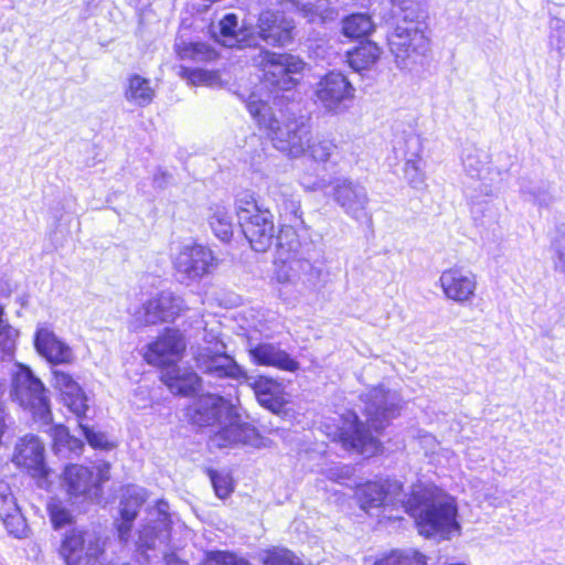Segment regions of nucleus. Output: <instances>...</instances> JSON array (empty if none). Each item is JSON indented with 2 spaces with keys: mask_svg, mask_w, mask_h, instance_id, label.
<instances>
[{
  "mask_svg": "<svg viewBox=\"0 0 565 565\" xmlns=\"http://www.w3.org/2000/svg\"><path fill=\"white\" fill-rule=\"evenodd\" d=\"M403 510L415 521L420 535L449 540L460 534L455 499L434 487H413Z\"/></svg>",
  "mask_w": 565,
  "mask_h": 565,
  "instance_id": "obj_1",
  "label": "nucleus"
},
{
  "mask_svg": "<svg viewBox=\"0 0 565 565\" xmlns=\"http://www.w3.org/2000/svg\"><path fill=\"white\" fill-rule=\"evenodd\" d=\"M236 214L242 231L255 252L265 253L274 243L281 256L285 252L289 254L298 250L299 241L292 227L281 228L277 234L273 214L268 209H260L255 201H246L238 204Z\"/></svg>",
  "mask_w": 565,
  "mask_h": 565,
  "instance_id": "obj_2",
  "label": "nucleus"
},
{
  "mask_svg": "<svg viewBox=\"0 0 565 565\" xmlns=\"http://www.w3.org/2000/svg\"><path fill=\"white\" fill-rule=\"evenodd\" d=\"M246 106L258 125L267 130L275 148L291 158H299L307 152V146L311 137L309 127L302 120L296 118L278 119L271 107L255 94L249 96Z\"/></svg>",
  "mask_w": 565,
  "mask_h": 565,
  "instance_id": "obj_3",
  "label": "nucleus"
},
{
  "mask_svg": "<svg viewBox=\"0 0 565 565\" xmlns=\"http://www.w3.org/2000/svg\"><path fill=\"white\" fill-rule=\"evenodd\" d=\"M11 396L22 408L31 414L33 422L51 425L53 414L44 384L35 377L26 365H19L13 379Z\"/></svg>",
  "mask_w": 565,
  "mask_h": 565,
  "instance_id": "obj_4",
  "label": "nucleus"
},
{
  "mask_svg": "<svg viewBox=\"0 0 565 565\" xmlns=\"http://www.w3.org/2000/svg\"><path fill=\"white\" fill-rule=\"evenodd\" d=\"M387 42L395 62L401 70L409 68L415 58L425 55L429 40L419 23L403 20L387 35Z\"/></svg>",
  "mask_w": 565,
  "mask_h": 565,
  "instance_id": "obj_5",
  "label": "nucleus"
},
{
  "mask_svg": "<svg viewBox=\"0 0 565 565\" xmlns=\"http://www.w3.org/2000/svg\"><path fill=\"white\" fill-rule=\"evenodd\" d=\"M253 61L264 72L265 81L281 90H289L298 84L296 75L306 65L298 56L265 50L259 51Z\"/></svg>",
  "mask_w": 565,
  "mask_h": 565,
  "instance_id": "obj_6",
  "label": "nucleus"
},
{
  "mask_svg": "<svg viewBox=\"0 0 565 565\" xmlns=\"http://www.w3.org/2000/svg\"><path fill=\"white\" fill-rule=\"evenodd\" d=\"M207 342L210 345H196L191 349L192 358L199 371L215 379L239 380L246 377L245 372L235 360L226 354V345L223 341L209 340Z\"/></svg>",
  "mask_w": 565,
  "mask_h": 565,
  "instance_id": "obj_7",
  "label": "nucleus"
},
{
  "mask_svg": "<svg viewBox=\"0 0 565 565\" xmlns=\"http://www.w3.org/2000/svg\"><path fill=\"white\" fill-rule=\"evenodd\" d=\"M327 435L339 440L343 448L361 455L373 456L380 449V443L369 428L359 420L353 412H347L340 417V425Z\"/></svg>",
  "mask_w": 565,
  "mask_h": 565,
  "instance_id": "obj_8",
  "label": "nucleus"
},
{
  "mask_svg": "<svg viewBox=\"0 0 565 565\" xmlns=\"http://www.w3.org/2000/svg\"><path fill=\"white\" fill-rule=\"evenodd\" d=\"M213 252L206 246L186 243L178 247L173 255L177 273L188 280H199L215 267Z\"/></svg>",
  "mask_w": 565,
  "mask_h": 565,
  "instance_id": "obj_9",
  "label": "nucleus"
},
{
  "mask_svg": "<svg viewBox=\"0 0 565 565\" xmlns=\"http://www.w3.org/2000/svg\"><path fill=\"white\" fill-rule=\"evenodd\" d=\"M12 462L38 481H47L52 469L45 461V447L35 435H24L14 448Z\"/></svg>",
  "mask_w": 565,
  "mask_h": 565,
  "instance_id": "obj_10",
  "label": "nucleus"
},
{
  "mask_svg": "<svg viewBox=\"0 0 565 565\" xmlns=\"http://www.w3.org/2000/svg\"><path fill=\"white\" fill-rule=\"evenodd\" d=\"M216 428V431L210 438L211 445L216 448L256 445L258 441L256 428L244 422L232 404L231 412L226 413Z\"/></svg>",
  "mask_w": 565,
  "mask_h": 565,
  "instance_id": "obj_11",
  "label": "nucleus"
},
{
  "mask_svg": "<svg viewBox=\"0 0 565 565\" xmlns=\"http://www.w3.org/2000/svg\"><path fill=\"white\" fill-rule=\"evenodd\" d=\"M402 483L397 480L383 479L370 481L361 486L358 495L361 508L370 513L372 509L383 508L386 511L390 507H396L406 500L402 499Z\"/></svg>",
  "mask_w": 565,
  "mask_h": 565,
  "instance_id": "obj_12",
  "label": "nucleus"
},
{
  "mask_svg": "<svg viewBox=\"0 0 565 565\" xmlns=\"http://www.w3.org/2000/svg\"><path fill=\"white\" fill-rule=\"evenodd\" d=\"M280 10H266L259 14L257 22L258 36L273 46H284L291 42L294 21L285 15L287 12L281 6ZM288 12H291L288 10Z\"/></svg>",
  "mask_w": 565,
  "mask_h": 565,
  "instance_id": "obj_13",
  "label": "nucleus"
},
{
  "mask_svg": "<svg viewBox=\"0 0 565 565\" xmlns=\"http://www.w3.org/2000/svg\"><path fill=\"white\" fill-rule=\"evenodd\" d=\"M354 88L341 73L331 72L316 86L317 100L328 110H340L347 100L353 98Z\"/></svg>",
  "mask_w": 565,
  "mask_h": 565,
  "instance_id": "obj_14",
  "label": "nucleus"
},
{
  "mask_svg": "<svg viewBox=\"0 0 565 565\" xmlns=\"http://www.w3.org/2000/svg\"><path fill=\"white\" fill-rule=\"evenodd\" d=\"M231 412V403L214 394L201 395L186 409L189 420L198 426H217L226 413Z\"/></svg>",
  "mask_w": 565,
  "mask_h": 565,
  "instance_id": "obj_15",
  "label": "nucleus"
},
{
  "mask_svg": "<svg viewBox=\"0 0 565 565\" xmlns=\"http://www.w3.org/2000/svg\"><path fill=\"white\" fill-rule=\"evenodd\" d=\"M439 285L447 299L457 303H466L475 297L477 279L469 270L451 267L441 273Z\"/></svg>",
  "mask_w": 565,
  "mask_h": 565,
  "instance_id": "obj_16",
  "label": "nucleus"
},
{
  "mask_svg": "<svg viewBox=\"0 0 565 565\" xmlns=\"http://www.w3.org/2000/svg\"><path fill=\"white\" fill-rule=\"evenodd\" d=\"M397 401L396 394L385 391L383 386L373 387L363 396L365 415L373 431L381 430L387 419L394 415Z\"/></svg>",
  "mask_w": 565,
  "mask_h": 565,
  "instance_id": "obj_17",
  "label": "nucleus"
},
{
  "mask_svg": "<svg viewBox=\"0 0 565 565\" xmlns=\"http://www.w3.org/2000/svg\"><path fill=\"white\" fill-rule=\"evenodd\" d=\"M52 386L60 393L65 406L78 419H83L86 416L88 409L87 397L71 373L62 370H52Z\"/></svg>",
  "mask_w": 565,
  "mask_h": 565,
  "instance_id": "obj_18",
  "label": "nucleus"
},
{
  "mask_svg": "<svg viewBox=\"0 0 565 565\" xmlns=\"http://www.w3.org/2000/svg\"><path fill=\"white\" fill-rule=\"evenodd\" d=\"M33 344L36 352L52 365L70 364L74 360L72 349L47 327L35 330Z\"/></svg>",
  "mask_w": 565,
  "mask_h": 565,
  "instance_id": "obj_19",
  "label": "nucleus"
},
{
  "mask_svg": "<svg viewBox=\"0 0 565 565\" xmlns=\"http://www.w3.org/2000/svg\"><path fill=\"white\" fill-rule=\"evenodd\" d=\"M61 483L71 497L98 495V484L94 471L86 466L68 463L61 475Z\"/></svg>",
  "mask_w": 565,
  "mask_h": 565,
  "instance_id": "obj_20",
  "label": "nucleus"
},
{
  "mask_svg": "<svg viewBox=\"0 0 565 565\" xmlns=\"http://www.w3.org/2000/svg\"><path fill=\"white\" fill-rule=\"evenodd\" d=\"M331 195L344 212L353 217H358L369 203L365 188L348 179L337 180Z\"/></svg>",
  "mask_w": 565,
  "mask_h": 565,
  "instance_id": "obj_21",
  "label": "nucleus"
},
{
  "mask_svg": "<svg viewBox=\"0 0 565 565\" xmlns=\"http://www.w3.org/2000/svg\"><path fill=\"white\" fill-rule=\"evenodd\" d=\"M247 351L253 362L258 365L274 366L288 372H295L299 369V363L296 360L273 343L255 344L252 340H248Z\"/></svg>",
  "mask_w": 565,
  "mask_h": 565,
  "instance_id": "obj_22",
  "label": "nucleus"
},
{
  "mask_svg": "<svg viewBox=\"0 0 565 565\" xmlns=\"http://www.w3.org/2000/svg\"><path fill=\"white\" fill-rule=\"evenodd\" d=\"M147 520V525L143 526V547L154 548L166 544L170 529L168 503L160 501L156 508L149 509Z\"/></svg>",
  "mask_w": 565,
  "mask_h": 565,
  "instance_id": "obj_23",
  "label": "nucleus"
},
{
  "mask_svg": "<svg viewBox=\"0 0 565 565\" xmlns=\"http://www.w3.org/2000/svg\"><path fill=\"white\" fill-rule=\"evenodd\" d=\"M185 349V341L178 330H168L156 342L149 344L146 355L148 363L170 364Z\"/></svg>",
  "mask_w": 565,
  "mask_h": 565,
  "instance_id": "obj_24",
  "label": "nucleus"
},
{
  "mask_svg": "<svg viewBox=\"0 0 565 565\" xmlns=\"http://www.w3.org/2000/svg\"><path fill=\"white\" fill-rule=\"evenodd\" d=\"M161 380L171 393L189 396L201 390V377L189 367L169 365L161 373Z\"/></svg>",
  "mask_w": 565,
  "mask_h": 565,
  "instance_id": "obj_25",
  "label": "nucleus"
},
{
  "mask_svg": "<svg viewBox=\"0 0 565 565\" xmlns=\"http://www.w3.org/2000/svg\"><path fill=\"white\" fill-rule=\"evenodd\" d=\"M183 310V300L171 292L164 291L148 301L143 320L147 323L170 321L174 320Z\"/></svg>",
  "mask_w": 565,
  "mask_h": 565,
  "instance_id": "obj_26",
  "label": "nucleus"
},
{
  "mask_svg": "<svg viewBox=\"0 0 565 565\" xmlns=\"http://www.w3.org/2000/svg\"><path fill=\"white\" fill-rule=\"evenodd\" d=\"M278 4L286 10L299 13L310 23L333 21L338 12L328 0H317L315 3H302L299 0H279Z\"/></svg>",
  "mask_w": 565,
  "mask_h": 565,
  "instance_id": "obj_27",
  "label": "nucleus"
},
{
  "mask_svg": "<svg viewBox=\"0 0 565 565\" xmlns=\"http://www.w3.org/2000/svg\"><path fill=\"white\" fill-rule=\"evenodd\" d=\"M258 403L274 414L282 412L286 404L284 387L277 381L259 376L250 383Z\"/></svg>",
  "mask_w": 565,
  "mask_h": 565,
  "instance_id": "obj_28",
  "label": "nucleus"
},
{
  "mask_svg": "<svg viewBox=\"0 0 565 565\" xmlns=\"http://www.w3.org/2000/svg\"><path fill=\"white\" fill-rule=\"evenodd\" d=\"M0 521L13 536H21L25 531V522L8 487L0 489Z\"/></svg>",
  "mask_w": 565,
  "mask_h": 565,
  "instance_id": "obj_29",
  "label": "nucleus"
},
{
  "mask_svg": "<svg viewBox=\"0 0 565 565\" xmlns=\"http://www.w3.org/2000/svg\"><path fill=\"white\" fill-rule=\"evenodd\" d=\"M216 39L224 46H243L252 45V30L246 26L237 28V18L235 14H226L218 23V34Z\"/></svg>",
  "mask_w": 565,
  "mask_h": 565,
  "instance_id": "obj_30",
  "label": "nucleus"
},
{
  "mask_svg": "<svg viewBox=\"0 0 565 565\" xmlns=\"http://www.w3.org/2000/svg\"><path fill=\"white\" fill-rule=\"evenodd\" d=\"M381 54V47L376 43L369 41L348 52L347 61L354 71L360 72L375 65Z\"/></svg>",
  "mask_w": 565,
  "mask_h": 565,
  "instance_id": "obj_31",
  "label": "nucleus"
},
{
  "mask_svg": "<svg viewBox=\"0 0 565 565\" xmlns=\"http://www.w3.org/2000/svg\"><path fill=\"white\" fill-rule=\"evenodd\" d=\"M51 448L54 454L63 451L79 454L84 443L73 436L68 428L63 424H55L50 429Z\"/></svg>",
  "mask_w": 565,
  "mask_h": 565,
  "instance_id": "obj_32",
  "label": "nucleus"
},
{
  "mask_svg": "<svg viewBox=\"0 0 565 565\" xmlns=\"http://www.w3.org/2000/svg\"><path fill=\"white\" fill-rule=\"evenodd\" d=\"M45 510L51 523V527L54 531H60L67 526H75L76 518L73 511L61 498H51L45 505Z\"/></svg>",
  "mask_w": 565,
  "mask_h": 565,
  "instance_id": "obj_33",
  "label": "nucleus"
},
{
  "mask_svg": "<svg viewBox=\"0 0 565 565\" xmlns=\"http://www.w3.org/2000/svg\"><path fill=\"white\" fill-rule=\"evenodd\" d=\"M141 500L138 495H125L120 501L117 531L122 540H127L138 515Z\"/></svg>",
  "mask_w": 565,
  "mask_h": 565,
  "instance_id": "obj_34",
  "label": "nucleus"
},
{
  "mask_svg": "<svg viewBox=\"0 0 565 565\" xmlns=\"http://www.w3.org/2000/svg\"><path fill=\"white\" fill-rule=\"evenodd\" d=\"M273 195L278 213L281 216L290 218L301 217L300 198L289 186H280L277 191L273 192Z\"/></svg>",
  "mask_w": 565,
  "mask_h": 565,
  "instance_id": "obj_35",
  "label": "nucleus"
},
{
  "mask_svg": "<svg viewBox=\"0 0 565 565\" xmlns=\"http://www.w3.org/2000/svg\"><path fill=\"white\" fill-rule=\"evenodd\" d=\"M210 226L221 241H230L233 235L232 216L225 205L215 204L211 207Z\"/></svg>",
  "mask_w": 565,
  "mask_h": 565,
  "instance_id": "obj_36",
  "label": "nucleus"
},
{
  "mask_svg": "<svg viewBox=\"0 0 565 565\" xmlns=\"http://www.w3.org/2000/svg\"><path fill=\"white\" fill-rule=\"evenodd\" d=\"M374 28V22L366 13L351 14L342 21L343 34L352 39L367 36Z\"/></svg>",
  "mask_w": 565,
  "mask_h": 565,
  "instance_id": "obj_37",
  "label": "nucleus"
},
{
  "mask_svg": "<svg viewBox=\"0 0 565 565\" xmlns=\"http://www.w3.org/2000/svg\"><path fill=\"white\" fill-rule=\"evenodd\" d=\"M427 556L415 548L393 551L375 565H427Z\"/></svg>",
  "mask_w": 565,
  "mask_h": 565,
  "instance_id": "obj_38",
  "label": "nucleus"
},
{
  "mask_svg": "<svg viewBox=\"0 0 565 565\" xmlns=\"http://www.w3.org/2000/svg\"><path fill=\"white\" fill-rule=\"evenodd\" d=\"M177 52L180 58L195 62L211 61L216 56L214 50L203 43H178Z\"/></svg>",
  "mask_w": 565,
  "mask_h": 565,
  "instance_id": "obj_39",
  "label": "nucleus"
},
{
  "mask_svg": "<svg viewBox=\"0 0 565 565\" xmlns=\"http://www.w3.org/2000/svg\"><path fill=\"white\" fill-rule=\"evenodd\" d=\"M404 175L413 189L423 190L426 188L424 162L419 156H414V158L406 160L404 166Z\"/></svg>",
  "mask_w": 565,
  "mask_h": 565,
  "instance_id": "obj_40",
  "label": "nucleus"
},
{
  "mask_svg": "<svg viewBox=\"0 0 565 565\" xmlns=\"http://www.w3.org/2000/svg\"><path fill=\"white\" fill-rule=\"evenodd\" d=\"M465 171L472 178H479L487 166V157L476 148H467L463 152Z\"/></svg>",
  "mask_w": 565,
  "mask_h": 565,
  "instance_id": "obj_41",
  "label": "nucleus"
},
{
  "mask_svg": "<svg viewBox=\"0 0 565 565\" xmlns=\"http://www.w3.org/2000/svg\"><path fill=\"white\" fill-rule=\"evenodd\" d=\"M297 252L287 254V252H285L282 256L281 253H278L275 277L279 284L294 282L296 277L294 265H297L298 262L291 260V258Z\"/></svg>",
  "mask_w": 565,
  "mask_h": 565,
  "instance_id": "obj_42",
  "label": "nucleus"
},
{
  "mask_svg": "<svg viewBox=\"0 0 565 565\" xmlns=\"http://www.w3.org/2000/svg\"><path fill=\"white\" fill-rule=\"evenodd\" d=\"M183 76L192 85H205L210 87L221 86L222 82L217 72L206 70H185Z\"/></svg>",
  "mask_w": 565,
  "mask_h": 565,
  "instance_id": "obj_43",
  "label": "nucleus"
},
{
  "mask_svg": "<svg viewBox=\"0 0 565 565\" xmlns=\"http://www.w3.org/2000/svg\"><path fill=\"white\" fill-rule=\"evenodd\" d=\"M335 145L328 139H311L307 146V152H309L310 157L318 162H326L330 159L332 153L335 150Z\"/></svg>",
  "mask_w": 565,
  "mask_h": 565,
  "instance_id": "obj_44",
  "label": "nucleus"
},
{
  "mask_svg": "<svg viewBox=\"0 0 565 565\" xmlns=\"http://www.w3.org/2000/svg\"><path fill=\"white\" fill-rule=\"evenodd\" d=\"M262 559L264 565H301L298 557L286 548L266 551Z\"/></svg>",
  "mask_w": 565,
  "mask_h": 565,
  "instance_id": "obj_45",
  "label": "nucleus"
},
{
  "mask_svg": "<svg viewBox=\"0 0 565 565\" xmlns=\"http://www.w3.org/2000/svg\"><path fill=\"white\" fill-rule=\"evenodd\" d=\"M209 476L215 494L221 499L227 498L233 491V482L230 475L210 470Z\"/></svg>",
  "mask_w": 565,
  "mask_h": 565,
  "instance_id": "obj_46",
  "label": "nucleus"
},
{
  "mask_svg": "<svg viewBox=\"0 0 565 565\" xmlns=\"http://www.w3.org/2000/svg\"><path fill=\"white\" fill-rule=\"evenodd\" d=\"M204 565H249L248 562L228 552H210L206 554Z\"/></svg>",
  "mask_w": 565,
  "mask_h": 565,
  "instance_id": "obj_47",
  "label": "nucleus"
},
{
  "mask_svg": "<svg viewBox=\"0 0 565 565\" xmlns=\"http://www.w3.org/2000/svg\"><path fill=\"white\" fill-rule=\"evenodd\" d=\"M17 331L7 322L0 323V358L12 355L15 348Z\"/></svg>",
  "mask_w": 565,
  "mask_h": 565,
  "instance_id": "obj_48",
  "label": "nucleus"
},
{
  "mask_svg": "<svg viewBox=\"0 0 565 565\" xmlns=\"http://www.w3.org/2000/svg\"><path fill=\"white\" fill-rule=\"evenodd\" d=\"M87 443L94 448L99 450H109L114 447V444L110 443L105 434L99 431H94L86 425H79Z\"/></svg>",
  "mask_w": 565,
  "mask_h": 565,
  "instance_id": "obj_49",
  "label": "nucleus"
},
{
  "mask_svg": "<svg viewBox=\"0 0 565 565\" xmlns=\"http://www.w3.org/2000/svg\"><path fill=\"white\" fill-rule=\"evenodd\" d=\"M141 77L139 75H132L129 78L128 86L125 90V96L129 100L138 99L141 97Z\"/></svg>",
  "mask_w": 565,
  "mask_h": 565,
  "instance_id": "obj_50",
  "label": "nucleus"
},
{
  "mask_svg": "<svg viewBox=\"0 0 565 565\" xmlns=\"http://www.w3.org/2000/svg\"><path fill=\"white\" fill-rule=\"evenodd\" d=\"M97 469H98L97 476L94 475V480H95V483L98 484V495H99L102 492L103 483L106 482L107 480H109V478H110V476H109L110 466H109V463H103V465L98 466Z\"/></svg>",
  "mask_w": 565,
  "mask_h": 565,
  "instance_id": "obj_51",
  "label": "nucleus"
},
{
  "mask_svg": "<svg viewBox=\"0 0 565 565\" xmlns=\"http://www.w3.org/2000/svg\"><path fill=\"white\" fill-rule=\"evenodd\" d=\"M524 193L529 194L532 200L539 204H547L548 198L545 191L539 189L537 191H524Z\"/></svg>",
  "mask_w": 565,
  "mask_h": 565,
  "instance_id": "obj_52",
  "label": "nucleus"
},
{
  "mask_svg": "<svg viewBox=\"0 0 565 565\" xmlns=\"http://www.w3.org/2000/svg\"><path fill=\"white\" fill-rule=\"evenodd\" d=\"M555 267H556V269L565 273V247L557 248V259L555 262Z\"/></svg>",
  "mask_w": 565,
  "mask_h": 565,
  "instance_id": "obj_53",
  "label": "nucleus"
},
{
  "mask_svg": "<svg viewBox=\"0 0 565 565\" xmlns=\"http://www.w3.org/2000/svg\"><path fill=\"white\" fill-rule=\"evenodd\" d=\"M146 84H147V83H146V81L143 79V103H145L146 100H150V99H151V97H152V90H151L148 86H146Z\"/></svg>",
  "mask_w": 565,
  "mask_h": 565,
  "instance_id": "obj_54",
  "label": "nucleus"
},
{
  "mask_svg": "<svg viewBox=\"0 0 565 565\" xmlns=\"http://www.w3.org/2000/svg\"><path fill=\"white\" fill-rule=\"evenodd\" d=\"M209 340L210 341L211 340L215 341V340H220V339L217 338V335L206 332L204 338H203V344L202 345H210V343L207 342Z\"/></svg>",
  "mask_w": 565,
  "mask_h": 565,
  "instance_id": "obj_55",
  "label": "nucleus"
},
{
  "mask_svg": "<svg viewBox=\"0 0 565 565\" xmlns=\"http://www.w3.org/2000/svg\"><path fill=\"white\" fill-rule=\"evenodd\" d=\"M170 179V175L167 174V173H163L162 174V180H159V179H154L156 183L158 184V186H163V184L166 183V181Z\"/></svg>",
  "mask_w": 565,
  "mask_h": 565,
  "instance_id": "obj_56",
  "label": "nucleus"
},
{
  "mask_svg": "<svg viewBox=\"0 0 565 565\" xmlns=\"http://www.w3.org/2000/svg\"><path fill=\"white\" fill-rule=\"evenodd\" d=\"M3 313H4L3 308L0 306V323L4 321Z\"/></svg>",
  "mask_w": 565,
  "mask_h": 565,
  "instance_id": "obj_57",
  "label": "nucleus"
},
{
  "mask_svg": "<svg viewBox=\"0 0 565 565\" xmlns=\"http://www.w3.org/2000/svg\"><path fill=\"white\" fill-rule=\"evenodd\" d=\"M384 518L392 520V519H399V516H394L392 514H385Z\"/></svg>",
  "mask_w": 565,
  "mask_h": 565,
  "instance_id": "obj_58",
  "label": "nucleus"
}]
</instances>
